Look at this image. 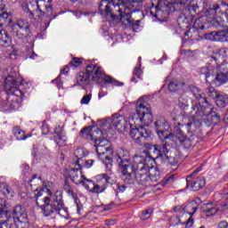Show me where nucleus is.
Segmentation results:
<instances>
[{"instance_id":"1","label":"nucleus","mask_w":228,"mask_h":228,"mask_svg":"<svg viewBox=\"0 0 228 228\" xmlns=\"http://www.w3.org/2000/svg\"><path fill=\"white\" fill-rule=\"evenodd\" d=\"M115 159L125 184L137 183L139 186L147 188L152 186L151 183L158 181V178L149 175V166L145 161L132 162L127 150L119 148Z\"/></svg>"},{"instance_id":"2","label":"nucleus","mask_w":228,"mask_h":228,"mask_svg":"<svg viewBox=\"0 0 228 228\" xmlns=\"http://www.w3.org/2000/svg\"><path fill=\"white\" fill-rule=\"evenodd\" d=\"M131 3H143V0H102L98 13L110 24H122L137 32L140 29L141 21L133 19V9L129 7Z\"/></svg>"},{"instance_id":"3","label":"nucleus","mask_w":228,"mask_h":228,"mask_svg":"<svg viewBox=\"0 0 228 228\" xmlns=\"http://www.w3.org/2000/svg\"><path fill=\"white\" fill-rule=\"evenodd\" d=\"M76 79L78 86H82V88L89 86L93 81L99 85L102 82L104 85H112V86H124L123 82L106 75L102 68L95 64H88L84 71L77 73Z\"/></svg>"},{"instance_id":"4","label":"nucleus","mask_w":228,"mask_h":228,"mask_svg":"<svg viewBox=\"0 0 228 228\" xmlns=\"http://www.w3.org/2000/svg\"><path fill=\"white\" fill-rule=\"evenodd\" d=\"M53 0H39L36 4H32L28 0H19L20 6L22 12L28 13V19H35V17H38V19H42L45 17H51L53 15V4H51Z\"/></svg>"},{"instance_id":"5","label":"nucleus","mask_w":228,"mask_h":228,"mask_svg":"<svg viewBox=\"0 0 228 228\" xmlns=\"http://www.w3.org/2000/svg\"><path fill=\"white\" fill-rule=\"evenodd\" d=\"M184 3H186V0H180V2H177V0H160L155 7H149L148 12L157 20H165L170 13L183 12L184 10Z\"/></svg>"},{"instance_id":"6","label":"nucleus","mask_w":228,"mask_h":228,"mask_svg":"<svg viewBox=\"0 0 228 228\" xmlns=\"http://www.w3.org/2000/svg\"><path fill=\"white\" fill-rule=\"evenodd\" d=\"M133 120H139L144 126H151L154 121V117L152 116V110L151 109V104L145 101L144 97H141L135 106V113L132 115Z\"/></svg>"},{"instance_id":"7","label":"nucleus","mask_w":228,"mask_h":228,"mask_svg":"<svg viewBox=\"0 0 228 228\" xmlns=\"http://www.w3.org/2000/svg\"><path fill=\"white\" fill-rule=\"evenodd\" d=\"M218 69L216 77L215 71L213 69L209 67H203L200 69V76H204L206 79V83H209V81H214L215 85L217 86H222V85H225L228 82V69L224 65L216 66Z\"/></svg>"},{"instance_id":"8","label":"nucleus","mask_w":228,"mask_h":228,"mask_svg":"<svg viewBox=\"0 0 228 228\" xmlns=\"http://www.w3.org/2000/svg\"><path fill=\"white\" fill-rule=\"evenodd\" d=\"M82 166L79 165V163H75V167H71L69 170L68 175L70 181L74 183V184L79 185L82 184L83 187L86 188V190H90V185H94V180H90L83 175ZM89 183L90 185H88Z\"/></svg>"},{"instance_id":"9","label":"nucleus","mask_w":228,"mask_h":228,"mask_svg":"<svg viewBox=\"0 0 228 228\" xmlns=\"http://www.w3.org/2000/svg\"><path fill=\"white\" fill-rule=\"evenodd\" d=\"M128 129H130L129 135L131 139L134 140L135 143H138V145H141V147H143L147 142L151 140V131L142 126H133V125H131Z\"/></svg>"},{"instance_id":"10","label":"nucleus","mask_w":228,"mask_h":228,"mask_svg":"<svg viewBox=\"0 0 228 228\" xmlns=\"http://www.w3.org/2000/svg\"><path fill=\"white\" fill-rule=\"evenodd\" d=\"M143 147L146 149V154L150 159L156 161V159H163L166 154H168L169 151L166 144H158L146 142Z\"/></svg>"},{"instance_id":"11","label":"nucleus","mask_w":228,"mask_h":228,"mask_svg":"<svg viewBox=\"0 0 228 228\" xmlns=\"http://www.w3.org/2000/svg\"><path fill=\"white\" fill-rule=\"evenodd\" d=\"M6 208L8 210L9 216H4V218H13L15 224L19 222L20 224L21 228H28V213H26V208L22 207V205H16L13 208L12 211H10V208H8V205H6Z\"/></svg>"},{"instance_id":"12","label":"nucleus","mask_w":228,"mask_h":228,"mask_svg":"<svg viewBox=\"0 0 228 228\" xmlns=\"http://www.w3.org/2000/svg\"><path fill=\"white\" fill-rule=\"evenodd\" d=\"M208 105L200 106L197 103H192L191 113H194L192 114V122L187 123L186 126L191 127V126H194V127H200L205 120L204 117L208 116Z\"/></svg>"},{"instance_id":"13","label":"nucleus","mask_w":228,"mask_h":228,"mask_svg":"<svg viewBox=\"0 0 228 228\" xmlns=\"http://www.w3.org/2000/svg\"><path fill=\"white\" fill-rule=\"evenodd\" d=\"M11 32L14 37L21 40L33 37V33H31V24L24 20H18L16 24L12 27Z\"/></svg>"},{"instance_id":"14","label":"nucleus","mask_w":228,"mask_h":228,"mask_svg":"<svg viewBox=\"0 0 228 228\" xmlns=\"http://www.w3.org/2000/svg\"><path fill=\"white\" fill-rule=\"evenodd\" d=\"M20 82L13 76H7L4 79V90L8 95L24 98V93L19 89Z\"/></svg>"},{"instance_id":"15","label":"nucleus","mask_w":228,"mask_h":228,"mask_svg":"<svg viewBox=\"0 0 228 228\" xmlns=\"http://www.w3.org/2000/svg\"><path fill=\"white\" fill-rule=\"evenodd\" d=\"M53 205L60 209L62 213V218L69 220L70 218V214H69V208L65 207V201L63 200V193L61 191H57L52 197L50 201Z\"/></svg>"},{"instance_id":"16","label":"nucleus","mask_w":228,"mask_h":228,"mask_svg":"<svg viewBox=\"0 0 228 228\" xmlns=\"http://www.w3.org/2000/svg\"><path fill=\"white\" fill-rule=\"evenodd\" d=\"M94 147L98 156L106 154H113V146L110 144V141L106 138H94Z\"/></svg>"},{"instance_id":"17","label":"nucleus","mask_w":228,"mask_h":228,"mask_svg":"<svg viewBox=\"0 0 228 228\" xmlns=\"http://www.w3.org/2000/svg\"><path fill=\"white\" fill-rule=\"evenodd\" d=\"M44 204L41 206H37L41 208V211L44 215V216H53V215L56 214L61 216V218H63V213L58 207H54L53 203H51V198L45 197L43 200Z\"/></svg>"},{"instance_id":"18","label":"nucleus","mask_w":228,"mask_h":228,"mask_svg":"<svg viewBox=\"0 0 228 228\" xmlns=\"http://www.w3.org/2000/svg\"><path fill=\"white\" fill-rule=\"evenodd\" d=\"M53 142L58 145V147H67V134H65L63 126L59 125L55 127L53 132Z\"/></svg>"},{"instance_id":"19","label":"nucleus","mask_w":228,"mask_h":228,"mask_svg":"<svg viewBox=\"0 0 228 228\" xmlns=\"http://www.w3.org/2000/svg\"><path fill=\"white\" fill-rule=\"evenodd\" d=\"M190 0H186L184 2V9L183 11H176L178 13H180V16L178 18V24H181V22L184 21V19H186V15H191L194 17V15L197 14V10H199V5L194 4V5H187L186 3H188ZM176 3H181V0H176Z\"/></svg>"},{"instance_id":"20","label":"nucleus","mask_w":228,"mask_h":228,"mask_svg":"<svg viewBox=\"0 0 228 228\" xmlns=\"http://www.w3.org/2000/svg\"><path fill=\"white\" fill-rule=\"evenodd\" d=\"M155 131L158 136L163 137L164 133H168L170 130V123L164 117H159L154 122Z\"/></svg>"},{"instance_id":"21","label":"nucleus","mask_w":228,"mask_h":228,"mask_svg":"<svg viewBox=\"0 0 228 228\" xmlns=\"http://www.w3.org/2000/svg\"><path fill=\"white\" fill-rule=\"evenodd\" d=\"M205 38L212 42H228V29L212 31L206 34Z\"/></svg>"},{"instance_id":"22","label":"nucleus","mask_w":228,"mask_h":228,"mask_svg":"<svg viewBox=\"0 0 228 228\" xmlns=\"http://www.w3.org/2000/svg\"><path fill=\"white\" fill-rule=\"evenodd\" d=\"M111 124L114 129H117V131H119V133H124L127 131L132 125L127 122V120H126V118L123 116H118L111 119Z\"/></svg>"},{"instance_id":"23","label":"nucleus","mask_w":228,"mask_h":228,"mask_svg":"<svg viewBox=\"0 0 228 228\" xmlns=\"http://www.w3.org/2000/svg\"><path fill=\"white\" fill-rule=\"evenodd\" d=\"M63 190L74 199L75 203L77 204V213H81V208H83V205L81 204V201L79 200V198L77 197V194L74 192V190L72 189V185H70V182L69 181V177L64 178V184H63Z\"/></svg>"},{"instance_id":"24","label":"nucleus","mask_w":228,"mask_h":228,"mask_svg":"<svg viewBox=\"0 0 228 228\" xmlns=\"http://www.w3.org/2000/svg\"><path fill=\"white\" fill-rule=\"evenodd\" d=\"M187 188H191L192 191H199V190H202L206 186V178H193L191 179V175L187 176L186 179Z\"/></svg>"},{"instance_id":"25","label":"nucleus","mask_w":228,"mask_h":228,"mask_svg":"<svg viewBox=\"0 0 228 228\" xmlns=\"http://www.w3.org/2000/svg\"><path fill=\"white\" fill-rule=\"evenodd\" d=\"M189 90L191 94L198 100V103L194 102V104H199V106H209V102H208V98L202 97V92L199 87L195 86H190Z\"/></svg>"},{"instance_id":"26","label":"nucleus","mask_w":228,"mask_h":228,"mask_svg":"<svg viewBox=\"0 0 228 228\" xmlns=\"http://www.w3.org/2000/svg\"><path fill=\"white\" fill-rule=\"evenodd\" d=\"M197 209H199V205H197V203L195 202H191L189 204H187L184 208H183V211L184 213H187L188 215H190V218L183 224H186V226L189 225V227H191V225H193V216L195 215V213H197Z\"/></svg>"},{"instance_id":"27","label":"nucleus","mask_w":228,"mask_h":228,"mask_svg":"<svg viewBox=\"0 0 228 228\" xmlns=\"http://www.w3.org/2000/svg\"><path fill=\"white\" fill-rule=\"evenodd\" d=\"M188 134H190V138L187 137L183 139V142L180 144L182 147H184V149H191L194 140H200V138H202V135H199L197 131H191V128L188 130Z\"/></svg>"},{"instance_id":"28","label":"nucleus","mask_w":228,"mask_h":228,"mask_svg":"<svg viewBox=\"0 0 228 228\" xmlns=\"http://www.w3.org/2000/svg\"><path fill=\"white\" fill-rule=\"evenodd\" d=\"M207 108L208 110H207L208 114L205 117H208V120H209L213 126H216V124L220 122V114L216 112V108L209 109V105H208Z\"/></svg>"},{"instance_id":"29","label":"nucleus","mask_w":228,"mask_h":228,"mask_svg":"<svg viewBox=\"0 0 228 228\" xmlns=\"http://www.w3.org/2000/svg\"><path fill=\"white\" fill-rule=\"evenodd\" d=\"M112 119L103 120L100 124V134L104 136L113 131V124L111 123Z\"/></svg>"},{"instance_id":"30","label":"nucleus","mask_w":228,"mask_h":228,"mask_svg":"<svg viewBox=\"0 0 228 228\" xmlns=\"http://www.w3.org/2000/svg\"><path fill=\"white\" fill-rule=\"evenodd\" d=\"M98 158L105 165L107 171L111 172V168H113V154H103L98 156Z\"/></svg>"},{"instance_id":"31","label":"nucleus","mask_w":228,"mask_h":228,"mask_svg":"<svg viewBox=\"0 0 228 228\" xmlns=\"http://www.w3.org/2000/svg\"><path fill=\"white\" fill-rule=\"evenodd\" d=\"M159 140H161L162 144L166 145V147L170 146V142H173L174 143H176V139H175V135L174 133H164L163 136L161 137V135H159Z\"/></svg>"},{"instance_id":"32","label":"nucleus","mask_w":228,"mask_h":228,"mask_svg":"<svg viewBox=\"0 0 228 228\" xmlns=\"http://www.w3.org/2000/svg\"><path fill=\"white\" fill-rule=\"evenodd\" d=\"M0 45L1 47H10L12 45V37H10V34L6 32V30H4L0 34Z\"/></svg>"},{"instance_id":"33","label":"nucleus","mask_w":228,"mask_h":228,"mask_svg":"<svg viewBox=\"0 0 228 228\" xmlns=\"http://www.w3.org/2000/svg\"><path fill=\"white\" fill-rule=\"evenodd\" d=\"M80 138L83 140H88L89 142H94V134H92V127L86 126L80 130Z\"/></svg>"},{"instance_id":"34","label":"nucleus","mask_w":228,"mask_h":228,"mask_svg":"<svg viewBox=\"0 0 228 228\" xmlns=\"http://www.w3.org/2000/svg\"><path fill=\"white\" fill-rule=\"evenodd\" d=\"M228 104V94L221 92V94L216 99V106L218 108H225Z\"/></svg>"},{"instance_id":"35","label":"nucleus","mask_w":228,"mask_h":228,"mask_svg":"<svg viewBox=\"0 0 228 228\" xmlns=\"http://www.w3.org/2000/svg\"><path fill=\"white\" fill-rule=\"evenodd\" d=\"M203 213H206L207 216H213L218 213V208L213 207L212 203L204 204L201 208Z\"/></svg>"},{"instance_id":"36","label":"nucleus","mask_w":228,"mask_h":228,"mask_svg":"<svg viewBox=\"0 0 228 228\" xmlns=\"http://www.w3.org/2000/svg\"><path fill=\"white\" fill-rule=\"evenodd\" d=\"M12 133L17 140H26V138H29V136H31L29 134H26V132L20 129V126L12 127Z\"/></svg>"},{"instance_id":"37","label":"nucleus","mask_w":228,"mask_h":228,"mask_svg":"<svg viewBox=\"0 0 228 228\" xmlns=\"http://www.w3.org/2000/svg\"><path fill=\"white\" fill-rule=\"evenodd\" d=\"M183 86H184V83L177 79H174V80H170L168 84V90L169 92H179V90H181Z\"/></svg>"},{"instance_id":"38","label":"nucleus","mask_w":228,"mask_h":228,"mask_svg":"<svg viewBox=\"0 0 228 228\" xmlns=\"http://www.w3.org/2000/svg\"><path fill=\"white\" fill-rule=\"evenodd\" d=\"M0 188H2V191L7 199H12L15 195V191H13V188H12L6 183H3Z\"/></svg>"},{"instance_id":"39","label":"nucleus","mask_w":228,"mask_h":228,"mask_svg":"<svg viewBox=\"0 0 228 228\" xmlns=\"http://www.w3.org/2000/svg\"><path fill=\"white\" fill-rule=\"evenodd\" d=\"M89 152L87 151L86 149L85 148H77L75 151V156L77 159L76 163H81V161H83V158H86V156H88Z\"/></svg>"},{"instance_id":"40","label":"nucleus","mask_w":228,"mask_h":228,"mask_svg":"<svg viewBox=\"0 0 228 228\" xmlns=\"http://www.w3.org/2000/svg\"><path fill=\"white\" fill-rule=\"evenodd\" d=\"M162 161H164V163H167V165H169V167H177V165L179 164V159H177V157L168 156V154H166L162 158Z\"/></svg>"},{"instance_id":"41","label":"nucleus","mask_w":228,"mask_h":228,"mask_svg":"<svg viewBox=\"0 0 228 228\" xmlns=\"http://www.w3.org/2000/svg\"><path fill=\"white\" fill-rule=\"evenodd\" d=\"M89 186L88 190L91 193H102V191H104L106 190V185H99V184H95L93 182V185H90V183H87Z\"/></svg>"},{"instance_id":"42","label":"nucleus","mask_w":228,"mask_h":228,"mask_svg":"<svg viewBox=\"0 0 228 228\" xmlns=\"http://www.w3.org/2000/svg\"><path fill=\"white\" fill-rule=\"evenodd\" d=\"M4 216H10V212L6 208V200L0 199V218H4Z\"/></svg>"},{"instance_id":"43","label":"nucleus","mask_w":228,"mask_h":228,"mask_svg":"<svg viewBox=\"0 0 228 228\" xmlns=\"http://www.w3.org/2000/svg\"><path fill=\"white\" fill-rule=\"evenodd\" d=\"M221 93L222 92H219L218 90L215 89V87L213 86H209L208 88H207V94L208 97H210L211 99H214L215 101H216V99L218 98Z\"/></svg>"},{"instance_id":"44","label":"nucleus","mask_w":228,"mask_h":228,"mask_svg":"<svg viewBox=\"0 0 228 228\" xmlns=\"http://www.w3.org/2000/svg\"><path fill=\"white\" fill-rule=\"evenodd\" d=\"M44 190L46 191L47 195H50V197L53 196V192L51 191V190H53V188H54V183L51 181H44L43 182V187Z\"/></svg>"},{"instance_id":"45","label":"nucleus","mask_w":228,"mask_h":228,"mask_svg":"<svg viewBox=\"0 0 228 228\" xmlns=\"http://www.w3.org/2000/svg\"><path fill=\"white\" fill-rule=\"evenodd\" d=\"M142 76V69L140 67H135L133 72V77L131 78L132 83H138V79Z\"/></svg>"},{"instance_id":"46","label":"nucleus","mask_w":228,"mask_h":228,"mask_svg":"<svg viewBox=\"0 0 228 228\" xmlns=\"http://www.w3.org/2000/svg\"><path fill=\"white\" fill-rule=\"evenodd\" d=\"M83 60L85 59L73 57L72 60L69 62V66L77 68L83 63Z\"/></svg>"},{"instance_id":"47","label":"nucleus","mask_w":228,"mask_h":228,"mask_svg":"<svg viewBox=\"0 0 228 228\" xmlns=\"http://www.w3.org/2000/svg\"><path fill=\"white\" fill-rule=\"evenodd\" d=\"M95 163L94 159H88V160H82L79 162V165H81L82 168H90L94 167V164Z\"/></svg>"},{"instance_id":"48","label":"nucleus","mask_w":228,"mask_h":228,"mask_svg":"<svg viewBox=\"0 0 228 228\" xmlns=\"http://www.w3.org/2000/svg\"><path fill=\"white\" fill-rule=\"evenodd\" d=\"M35 192H36L35 199L37 200L36 204H37V206H38V197H42V195H44V193H47V192L43 187H41L40 189L37 188Z\"/></svg>"},{"instance_id":"49","label":"nucleus","mask_w":228,"mask_h":228,"mask_svg":"<svg viewBox=\"0 0 228 228\" xmlns=\"http://www.w3.org/2000/svg\"><path fill=\"white\" fill-rule=\"evenodd\" d=\"M151 216H152V208H148L142 213L141 220H149Z\"/></svg>"},{"instance_id":"50","label":"nucleus","mask_w":228,"mask_h":228,"mask_svg":"<svg viewBox=\"0 0 228 228\" xmlns=\"http://www.w3.org/2000/svg\"><path fill=\"white\" fill-rule=\"evenodd\" d=\"M8 17H10V13L3 10L0 11V22H2V24H6V20H8Z\"/></svg>"},{"instance_id":"51","label":"nucleus","mask_w":228,"mask_h":228,"mask_svg":"<svg viewBox=\"0 0 228 228\" xmlns=\"http://www.w3.org/2000/svg\"><path fill=\"white\" fill-rule=\"evenodd\" d=\"M178 106H180L183 110H185L188 106V100H186L184 96H180L178 99Z\"/></svg>"},{"instance_id":"52","label":"nucleus","mask_w":228,"mask_h":228,"mask_svg":"<svg viewBox=\"0 0 228 228\" xmlns=\"http://www.w3.org/2000/svg\"><path fill=\"white\" fill-rule=\"evenodd\" d=\"M175 140H176V143L178 142V143H181L186 140V138L188 137V135H186V134H184V132H182L181 134H175Z\"/></svg>"},{"instance_id":"53","label":"nucleus","mask_w":228,"mask_h":228,"mask_svg":"<svg viewBox=\"0 0 228 228\" xmlns=\"http://www.w3.org/2000/svg\"><path fill=\"white\" fill-rule=\"evenodd\" d=\"M210 24L211 26H213L214 28H222L224 26V21H221L220 20L216 19V18H213L210 20Z\"/></svg>"},{"instance_id":"54","label":"nucleus","mask_w":228,"mask_h":228,"mask_svg":"<svg viewBox=\"0 0 228 228\" xmlns=\"http://www.w3.org/2000/svg\"><path fill=\"white\" fill-rule=\"evenodd\" d=\"M221 57L218 56V52H214L212 55L209 56L210 61H214L216 65H218L220 63Z\"/></svg>"},{"instance_id":"55","label":"nucleus","mask_w":228,"mask_h":228,"mask_svg":"<svg viewBox=\"0 0 228 228\" xmlns=\"http://www.w3.org/2000/svg\"><path fill=\"white\" fill-rule=\"evenodd\" d=\"M181 126H183V124H181V123L175 124L174 128H173V133H174L175 134H181V133H183V132L181 130Z\"/></svg>"},{"instance_id":"56","label":"nucleus","mask_w":228,"mask_h":228,"mask_svg":"<svg viewBox=\"0 0 228 228\" xmlns=\"http://www.w3.org/2000/svg\"><path fill=\"white\" fill-rule=\"evenodd\" d=\"M126 190H127V186H126L125 184L118 183V187L116 189V193H117V195H118V193H124V191H126Z\"/></svg>"},{"instance_id":"57","label":"nucleus","mask_w":228,"mask_h":228,"mask_svg":"<svg viewBox=\"0 0 228 228\" xmlns=\"http://www.w3.org/2000/svg\"><path fill=\"white\" fill-rule=\"evenodd\" d=\"M52 83L57 85V88H61V86H63V82H61V75H59L58 77L52 81Z\"/></svg>"},{"instance_id":"58","label":"nucleus","mask_w":228,"mask_h":228,"mask_svg":"<svg viewBox=\"0 0 228 228\" xmlns=\"http://www.w3.org/2000/svg\"><path fill=\"white\" fill-rule=\"evenodd\" d=\"M92 100V94H86L83 96L82 100H81V104H88V102H90V101Z\"/></svg>"},{"instance_id":"59","label":"nucleus","mask_w":228,"mask_h":228,"mask_svg":"<svg viewBox=\"0 0 228 228\" xmlns=\"http://www.w3.org/2000/svg\"><path fill=\"white\" fill-rule=\"evenodd\" d=\"M10 60H17L19 58V50L13 49L12 52L9 54Z\"/></svg>"},{"instance_id":"60","label":"nucleus","mask_w":228,"mask_h":228,"mask_svg":"<svg viewBox=\"0 0 228 228\" xmlns=\"http://www.w3.org/2000/svg\"><path fill=\"white\" fill-rule=\"evenodd\" d=\"M37 56H38V55L35 53V51H33L32 49L28 50L27 58H29L30 60H35V58H37Z\"/></svg>"},{"instance_id":"61","label":"nucleus","mask_w":228,"mask_h":228,"mask_svg":"<svg viewBox=\"0 0 228 228\" xmlns=\"http://www.w3.org/2000/svg\"><path fill=\"white\" fill-rule=\"evenodd\" d=\"M116 224H117V220L115 219L105 220V225H107V227H111V225H115Z\"/></svg>"},{"instance_id":"62","label":"nucleus","mask_w":228,"mask_h":228,"mask_svg":"<svg viewBox=\"0 0 228 228\" xmlns=\"http://www.w3.org/2000/svg\"><path fill=\"white\" fill-rule=\"evenodd\" d=\"M36 179H38V181H42V176H37V174L32 175V178L30 180L31 186H33V184H35Z\"/></svg>"},{"instance_id":"63","label":"nucleus","mask_w":228,"mask_h":228,"mask_svg":"<svg viewBox=\"0 0 228 228\" xmlns=\"http://www.w3.org/2000/svg\"><path fill=\"white\" fill-rule=\"evenodd\" d=\"M113 206H115L114 202H110L109 205H105L103 207V211H111V208H113Z\"/></svg>"},{"instance_id":"64","label":"nucleus","mask_w":228,"mask_h":228,"mask_svg":"<svg viewBox=\"0 0 228 228\" xmlns=\"http://www.w3.org/2000/svg\"><path fill=\"white\" fill-rule=\"evenodd\" d=\"M219 228H227L228 227V223L227 221H221L218 224Z\"/></svg>"}]
</instances>
